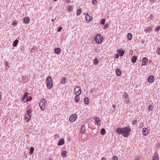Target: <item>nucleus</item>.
Masks as SVG:
<instances>
[{
	"instance_id": "f257e3e1",
	"label": "nucleus",
	"mask_w": 160,
	"mask_h": 160,
	"mask_svg": "<svg viewBox=\"0 0 160 160\" xmlns=\"http://www.w3.org/2000/svg\"><path fill=\"white\" fill-rule=\"evenodd\" d=\"M131 131V129L130 128L125 127L123 128H118L116 132L117 133L122 134L124 137H127L129 135Z\"/></svg>"
},
{
	"instance_id": "f03ea898",
	"label": "nucleus",
	"mask_w": 160,
	"mask_h": 160,
	"mask_svg": "<svg viewBox=\"0 0 160 160\" xmlns=\"http://www.w3.org/2000/svg\"><path fill=\"white\" fill-rule=\"evenodd\" d=\"M47 103L45 99H42L41 101L39 103V106L42 111L45 109V106Z\"/></svg>"
},
{
	"instance_id": "7ed1b4c3",
	"label": "nucleus",
	"mask_w": 160,
	"mask_h": 160,
	"mask_svg": "<svg viewBox=\"0 0 160 160\" xmlns=\"http://www.w3.org/2000/svg\"><path fill=\"white\" fill-rule=\"evenodd\" d=\"M47 86L48 88L50 89L52 87V80L50 76H48L47 78Z\"/></svg>"
},
{
	"instance_id": "20e7f679",
	"label": "nucleus",
	"mask_w": 160,
	"mask_h": 160,
	"mask_svg": "<svg viewBox=\"0 0 160 160\" xmlns=\"http://www.w3.org/2000/svg\"><path fill=\"white\" fill-rule=\"evenodd\" d=\"M103 39L102 36L100 34H99L96 35L95 38L96 42L98 44L102 42Z\"/></svg>"
},
{
	"instance_id": "39448f33",
	"label": "nucleus",
	"mask_w": 160,
	"mask_h": 160,
	"mask_svg": "<svg viewBox=\"0 0 160 160\" xmlns=\"http://www.w3.org/2000/svg\"><path fill=\"white\" fill-rule=\"evenodd\" d=\"M74 92L76 95H80L81 93V90L79 86H76L74 89Z\"/></svg>"
},
{
	"instance_id": "423d86ee",
	"label": "nucleus",
	"mask_w": 160,
	"mask_h": 160,
	"mask_svg": "<svg viewBox=\"0 0 160 160\" xmlns=\"http://www.w3.org/2000/svg\"><path fill=\"white\" fill-rule=\"evenodd\" d=\"M77 118V115L76 114H73L69 117L70 121L73 122L75 121Z\"/></svg>"
},
{
	"instance_id": "0eeeda50",
	"label": "nucleus",
	"mask_w": 160,
	"mask_h": 160,
	"mask_svg": "<svg viewBox=\"0 0 160 160\" xmlns=\"http://www.w3.org/2000/svg\"><path fill=\"white\" fill-rule=\"evenodd\" d=\"M93 18L92 17H90V16L88 14H87L85 17L86 20L87 22H89L90 21H91L92 20Z\"/></svg>"
},
{
	"instance_id": "6e6552de",
	"label": "nucleus",
	"mask_w": 160,
	"mask_h": 160,
	"mask_svg": "<svg viewBox=\"0 0 160 160\" xmlns=\"http://www.w3.org/2000/svg\"><path fill=\"white\" fill-rule=\"evenodd\" d=\"M148 59L146 58H142V66L146 65L148 64Z\"/></svg>"
},
{
	"instance_id": "1a4fd4ad",
	"label": "nucleus",
	"mask_w": 160,
	"mask_h": 160,
	"mask_svg": "<svg viewBox=\"0 0 160 160\" xmlns=\"http://www.w3.org/2000/svg\"><path fill=\"white\" fill-rule=\"evenodd\" d=\"M152 160H159V156L157 152H155L154 154L152 157Z\"/></svg>"
},
{
	"instance_id": "9d476101",
	"label": "nucleus",
	"mask_w": 160,
	"mask_h": 160,
	"mask_svg": "<svg viewBox=\"0 0 160 160\" xmlns=\"http://www.w3.org/2000/svg\"><path fill=\"white\" fill-rule=\"evenodd\" d=\"M118 53L119 54V55L122 57L123 56L124 53V51H123L122 49H120L119 50H117Z\"/></svg>"
},
{
	"instance_id": "9b49d317",
	"label": "nucleus",
	"mask_w": 160,
	"mask_h": 160,
	"mask_svg": "<svg viewBox=\"0 0 160 160\" xmlns=\"http://www.w3.org/2000/svg\"><path fill=\"white\" fill-rule=\"evenodd\" d=\"M31 118V116L30 114L29 113H27L25 117V118L26 120L28 122L30 119Z\"/></svg>"
},
{
	"instance_id": "f8f14e48",
	"label": "nucleus",
	"mask_w": 160,
	"mask_h": 160,
	"mask_svg": "<svg viewBox=\"0 0 160 160\" xmlns=\"http://www.w3.org/2000/svg\"><path fill=\"white\" fill-rule=\"evenodd\" d=\"M148 130L147 128H143L142 130V132L143 134L144 135L146 136L148 134V133L147 132Z\"/></svg>"
},
{
	"instance_id": "ddd939ff",
	"label": "nucleus",
	"mask_w": 160,
	"mask_h": 160,
	"mask_svg": "<svg viewBox=\"0 0 160 160\" xmlns=\"http://www.w3.org/2000/svg\"><path fill=\"white\" fill-rule=\"evenodd\" d=\"M148 81L150 83H152L154 82V77L150 76L149 77L148 79Z\"/></svg>"
},
{
	"instance_id": "4468645a",
	"label": "nucleus",
	"mask_w": 160,
	"mask_h": 160,
	"mask_svg": "<svg viewBox=\"0 0 160 160\" xmlns=\"http://www.w3.org/2000/svg\"><path fill=\"white\" fill-rule=\"evenodd\" d=\"M30 20L29 18L28 17H25L24 18L23 22L25 23H28L30 22Z\"/></svg>"
},
{
	"instance_id": "2eb2a0df",
	"label": "nucleus",
	"mask_w": 160,
	"mask_h": 160,
	"mask_svg": "<svg viewBox=\"0 0 160 160\" xmlns=\"http://www.w3.org/2000/svg\"><path fill=\"white\" fill-rule=\"evenodd\" d=\"M61 52V49L60 48H57L54 49V52L56 54H59Z\"/></svg>"
},
{
	"instance_id": "dca6fc26",
	"label": "nucleus",
	"mask_w": 160,
	"mask_h": 160,
	"mask_svg": "<svg viewBox=\"0 0 160 160\" xmlns=\"http://www.w3.org/2000/svg\"><path fill=\"white\" fill-rule=\"evenodd\" d=\"M64 143V140L63 139H62L61 140H60L58 143V146L62 145H63Z\"/></svg>"
},
{
	"instance_id": "f3484780",
	"label": "nucleus",
	"mask_w": 160,
	"mask_h": 160,
	"mask_svg": "<svg viewBox=\"0 0 160 160\" xmlns=\"http://www.w3.org/2000/svg\"><path fill=\"white\" fill-rule=\"evenodd\" d=\"M116 75L118 76H120L121 74V71L120 69H119V68H117L116 70Z\"/></svg>"
},
{
	"instance_id": "a211bd4d",
	"label": "nucleus",
	"mask_w": 160,
	"mask_h": 160,
	"mask_svg": "<svg viewBox=\"0 0 160 160\" xmlns=\"http://www.w3.org/2000/svg\"><path fill=\"white\" fill-rule=\"evenodd\" d=\"M152 30V28L150 26L146 28L144 30L145 32H149Z\"/></svg>"
},
{
	"instance_id": "6ab92c4d",
	"label": "nucleus",
	"mask_w": 160,
	"mask_h": 160,
	"mask_svg": "<svg viewBox=\"0 0 160 160\" xmlns=\"http://www.w3.org/2000/svg\"><path fill=\"white\" fill-rule=\"evenodd\" d=\"M94 119L95 121V123L96 124H99V122H100V120L99 118L96 117L94 118Z\"/></svg>"
},
{
	"instance_id": "aec40b11",
	"label": "nucleus",
	"mask_w": 160,
	"mask_h": 160,
	"mask_svg": "<svg viewBox=\"0 0 160 160\" xmlns=\"http://www.w3.org/2000/svg\"><path fill=\"white\" fill-rule=\"evenodd\" d=\"M137 59V57L136 56H133L131 59V61L133 63H135L136 62Z\"/></svg>"
},
{
	"instance_id": "412c9836",
	"label": "nucleus",
	"mask_w": 160,
	"mask_h": 160,
	"mask_svg": "<svg viewBox=\"0 0 160 160\" xmlns=\"http://www.w3.org/2000/svg\"><path fill=\"white\" fill-rule=\"evenodd\" d=\"M67 152L66 151H62L61 153L62 156L63 158L66 157L67 156Z\"/></svg>"
},
{
	"instance_id": "4be33fe9",
	"label": "nucleus",
	"mask_w": 160,
	"mask_h": 160,
	"mask_svg": "<svg viewBox=\"0 0 160 160\" xmlns=\"http://www.w3.org/2000/svg\"><path fill=\"white\" fill-rule=\"evenodd\" d=\"M18 40L17 39H16L13 42L12 45L14 47H16L17 46L18 43Z\"/></svg>"
},
{
	"instance_id": "5701e85b",
	"label": "nucleus",
	"mask_w": 160,
	"mask_h": 160,
	"mask_svg": "<svg viewBox=\"0 0 160 160\" xmlns=\"http://www.w3.org/2000/svg\"><path fill=\"white\" fill-rule=\"evenodd\" d=\"M88 100L89 99L88 98H86L84 99V102L86 104L88 105L89 103Z\"/></svg>"
},
{
	"instance_id": "b1692460",
	"label": "nucleus",
	"mask_w": 160,
	"mask_h": 160,
	"mask_svg": "<svg viewBox=\"0 0 160 160\" xmlns=\"http://www.w3.org/2000/svg\"><path fill=\"white\" fill-rule=\"evenodd\" d=\"M28 93L27 92H26L24 94V96H23L22 101L24 100L26 98H27L28 97Z\"/></svg>"
},
{
	"instance_id": "393cba45",
	"label": "nucleus",
	"mask_w": 160,
	"mask_h": 160,
	"mask_svg": "<svg viewBox=\"0 0 160 160\" xmlns=\"http://www.w3.org/2000/svg\"><path fill=\"white\" fill-rule=\"evenodd\" d=\"M85 126L83 125V126L81 128V132L82 134L84 133V131H85Z\"/></svg>"
},
{
	"instance_id": "a878e982",
	"label": "nucleus",
	"mask_w": 160,
	"mask_h": 160,
	"mask_svg": "<svg viewBox=\"0 0 160 160\" xmlns=\"http://www.w3.org/2000/svg\"><path fill=\"white\" fill-rule=\"evenodd\" d=\"M128 38L129 40H130L132 38V34L130 33H128Z\"/></svg>"
},
{
	"instance_id": "bb28decb",
	"label": "nucleus",
	"mask_w": 160,
	"mask_h": 160,
	"mask_svg": "<svg viewBox=\"0 0 160 160\" xmlns=\"http://www.w3.org/2000/svg\"><path fill=\"white\" fill-rule=\"evenodd\" d=\"M106 132V131L104 128H102L101 130V134L102 135H104L105 134Z\"/></svg>"
},
{
	"instance_id": "cd10ccee",
	"label": "nucleus",
	"mask_w": 160,
	"mask_h": 160,
	"mask_svg": "<svg viewBox=\"0 0 160 160\" xmlns=\"http://www.w3.org/2000/svg\"><path fill=\"white\" fill-rule=\"evenodd\" d=\"M79 95H76V96L75 97V100L76 102H78L80 99Z\"/></svg>"
},
{
	"instance_id": "c85d7f7f",
	"label": "nucleus",
	"mask_w": 160,
	"mask_h": 160,
	"mask_svg": "<svg viewBox=\"0 0 160 160\" xmlns=\"http://www.w3.org/2000/svg\"><path fill=\"white\" fill-rule=\"evenodd\" d=\"M61 82L63 84L65 83L66 82L65 78L64 77H62L61 79Z\"/></svg>"
},
{
	"instance_id": "c756f323",
	"label": "nucleus",
	"mask_w": 160,
	"mask_h": 160,
	"mask_svg": "<svg viewBox=\"0 0 160 160\" xmlns=\"http://www.w3.org/2000/svg\"><path fill=\"white\" fill-rule=\"evenodd\" d=\"M82 10L81 9L78 10L77 12V15H79L81 13Z\"/></svg>"
},
{
	"instance_id": "7c9ffc66",
	"label": "nucleus",
	"mask_w": 160,
	"mask_h": 160,
	"mask_svg": "<svg viewBox=\"0 0 160 160\" xmlns=\"http://www.w3.org/2000/svg\"><path fill=\"white\" fill-rule=\"evenodd\" d=\"M125 102L126 104H128L129 102V98H127L124 99Z\"/></svg>"
},
{
	"instance_id": "2f4dec72",
	"label": "nucleus",
	"mask_w": 160,
	"mask_h": 160,
	"mask_svg": "<svg viewBox=\"0 0 160 160\" xmlns=\"http://www.w3.org/2000/svg\"><path fill=\"white\" fill-rule=\"evenodd\" d=\"M98 0H92V3L93 4L96 5L98 3Z\"/></svg>"
},
{
	"instance_id": "473e14b6",
	"label": "nucleus",
	"mask_w": 160,
	"mask_h": 160,
	"mask_svg": "<svg viewBox=\"0 0 160 160\" xmlns=\"http://www.w3.org/2000/svg\"><path fill=\"white\" fill-rule=\"evenodd\" d=\"M93 63L95 65H97L98 63V61L97 58H95L93 61Z\"/></svg>"
},
{
	"instance_id": "72a5a7b5",
	"label": "nucleus",
	"mask_w": 160,
	"mask_h": 160,
	"mask_svg": "<svg viewBox=\"0 0 160 160\" xmlns=\"http://www.w3.org/2000/svg\"><path fill=\"white\" fill-rule=\"evenodd\" d=\"M106 20L104 18L102 19L101 21V23L102 24V25H103L105 24V22Z\"/></svg>"
},
{
	"instance_id": "f704fd0d",
	"label": "nucleus",
	"mask_w": 160,
	"mask_h": 160,
	"mask_svg": "<svg viewBox=\"0 0 160 160\" xmlns=\"http://www.w3.org/2000/svg\"><path fill=\"white\" fill-rule=\"evenodd\" d=\"M123 97H124V99L125 98H126L128 97L127 94L126 92H124L123 94Z\"/></svg>"
},
{
	"instance_id": "c9c22d12",
	"label": "nucleus",
	"mask_w": 160,
	"mask_h": 160,
	"mask_svg": "<svg viewBox=\"0 0 160 160\" xmlns=\"http://www.w3.org/2000/svg\"><path fill=\"white\" fill-rule=\"evenodd\" d=\"M157 52L158 54L160 55V48H158L157 49Z\"/></svg>"
},
{
	"instance_id": "e433bc0d",
	"label": "nucleus",
	"mask_w": 160,
	"mask_h": 160,
	"mask_svg": "<svg viewBox=\"0 0 160 160\" xmlns=\"http://www.w3.org/2000/svg\"><path fill=\"white\" fill-rule=\"evenodd\" d=\"M20 50L22 52H23L25 50L24 47L23 46H22Z\"/></svg>"
},
{
	"instance_id": "4c0bfd02",
	"label": "nucleus",
	"mask_w": 160,
	"mask_h": 160,
	"mask_svg": "<svg viewBox=\"0 0 160 160\" xmlns=\"http://www.w3.org/2000/svg\"><path fill=\"white\" fill-rule=\"evenodd\" d=\"M153 108V106L152 105H150L149 106L148 110L150 111L152 110Z\"/></svg>"
},
{
	"instance_id": "58836bf2",
	"label": "nucleus",
	"mask_w": 160,
	"mask_h": 160,
	"mask_svg": "<svg viewBox=\"0 0 160 160\" xmlns=\"http://www.w3.org/2000/svg\"><path fill=\"white\" fill-rule=\"evenodd\" d=\"M160 29V26H158L157 27H156L154 29V30L155 31H158Z\"/></svg>"
},
{
	"instance_id": "ea45409f",
	"label": "nucleus",
	"mask_w": 160,
	"mask_h": 160,
	"mask_svg": "<svg viewBox=\"0 0 160 160\" xmlns=\"http://www.w3.org/2000/svg\"><path fill=\"white\" fill-rule=\"evenodd\" d=\"M112 160H118V158L117 156L113 157L112 158Z\"/></svg>"
},
{
	"instance_id": "a19ab883",
	"label": "nucleus",
	"mask_w": 160,
	"mask_h": 160,
	"mask_svg": "<svg viewBox=\"0 0 160 160\" xmlns=\"http://www.w3.org/2000/svg\"><path fill=\"white\" fill-rule=\"evenodd\" d=\"M32 97H28L26 101L28 102V101H30L32 100Z\"/></svg>"
},
{
	"instance_id": "79ce46f5",
	"label": "nucleus",
	"mask_w": 160,
	"mask_h": 160,
	"mask_svg": "<svg viewBox=\"0 0 160 160\" xmlns=\"http://www.w3.org/2000/svg\"><path fill=\"white\" fill-rule=\"evenodd\" d=\"M137 120H133V121L132 124L133 125H135L137 123Z\"/></svg>"
},
{
	"instance_id": "37998d69",
	"label": "nucleus",
	"mask_w": 160,
	"mask_h": 160,
	"mask_svg": "<svg viewBox=\"0 0 160 160\" xmlns=\"http://www.w3.org/2000/svg\"><path fill=\"white\" fill-rule=\"evenodd\" d=\"M62 28L61 27H59L58 29V32H60L61 31V30H62Z\"/></svg>"
},
{
	"instance_id": "c03bdc74",
	"label": "nucleus",
	"mask_w": 160,
	"mask_h": 160,
	"mask_svg": "<svg viewBox=\"0 0 160 160\" xmlns=\"http://www.w3.org/2000/svg\"><path fill=\"white\" fill-rule=\"evenodd\" d=\"M27 113H30L32 112V110L31 109H29L27 111Z\"/></svg>"
},
{
	"instance_id": "a18cd8bd",
	"label": "nucleus",
	"mask_w": 160,
	"mask_h": 160,
	"mask_svg": "<svg viewBox=\"0 0 160 160\" xmlns=\"http://www.w3.org/2000/svg\"><path fill=\"white\" fill-rule=\"evenodd\" d=\"M149 18L151 20H152L153 18V16H152V14L150 15V16L149 17Z\"/></svg>"
},
{
	"instance_id": "49530a36",
	"label": "nucleus",
	"mask_w": 160,
	"mask_h": 160,
	"mask_svg": "<svg viewBox=\"0 0 160 160\" xmlns=\"http://www.w3.org/2000/svg\"><path fill=\"white\" fill-rule=\"evenodd\" d=\"M12 25L14 26H16L17 25V23L16 22V21H14L13 22V23H12Z\"/></svg>"
},
{
	"instance_id": "de8ad7c7",
	"label": "nucleus",
	"mask_w": 160,
	"mask_h": 160,
	"mask_svg": "<svg viewBox=\"0 0 160 160\" xmlns=\"http://www.w3.org/2000/svg\"><path fill=\"white\" fill-rule=\"evenodd\" d=\"M59 136V135L58 134H56L54 136V137L56 139H57Z\"/></svg>"
},
{
	"instance_id": "09e8293b",
	"label": "nucleus",
	"mask_w": 160,
	"mask_h": 160,
	"mask_svg": "<svg viewBox=\"0 0 160 160\" xmlns=\"http://www.w3.org/2000/svg\"><path fill=\"white\" fill-rule=\"evenodd\" d=\"M34 151H30V155H32Z\"/></svg>"
},
{
	"instance_id": "8fccbe9b",
	"label": "nucleus",
	"mask_w": 160,
	"mask_h": 160,
	"mask_svg": "<svg viewBox=\"0 0 160 160\" xmlns=\"http://www.w3.org/2000/svg\"><path fill=\"white\" fill-rule=\"evenodd\" d=\"M112 107H113V108H114V110H115V108H116V105H114V104H112Z\"/></svg>"
},
{
	"instance_id": "3c124183",
	"label": "nucleus",
	"mask_w": 160,
	"mask_h": 160,
	"mask_svg": "<svg viewBox=\"0 0 160 160\" xmlns=\"http://www.w3.org/2000/svg\"><path fill=\"white\" fill-rule=\"evenodd\" d=\"M149 1L151 3H153L155 2L154 0H149Z\"/></svg>"
},
{
	"instance_id": "603ef678",
	"label": "nucleus",
	"mask_w": 160,
	"mask_h": 160,
	"mask_svg": "<svg viewBox=\"0 0 160 160\" xmlns=\"http://www.w3.org/2000/svg\"><path fill=\"white\" fill-rule=\"evenodd\" d=\"M107 160V159L106 158H104V157H103L101 159V160Z\"/></svg>"
},
{
	"instance_id": "864d4df0",
	"label": "nucleus",
	"mask_w": 160,
	"mask_h": 160,
	"mask_svg": "<svg viewBox=\"0 0 160 160\" xmlns=\"http://www.w3.org/2000/svg\"><path fill=\"white\" fill-rule=\"evenodd\" d=\"M107 26H108V25H106L104 27V28L103 29H106L107 27Z\"/></svg>"
},
{
	"instance_id": "5fc2aeb1",
	"label": "nucleus",
	"mask_w": 160,
	"mask_h": 160,
	"mask_svg": "<svg viewBox=\"0 0 160 160\" xmlns=\"http://www.w3.org/2000/svg\"><path fill=\"white\" fill-rule=\"evenodd\" d=\"M116 58H118L119 57V55L118 54H116Z\"/></svg>"
},
{
	"instance_id": "6e6d98bb",
	"label": "nucleus",
	"mask_w": 160,
	"mask_h": 160,
	"mask_svg": "<svg viewBox=\"0 0 160 160\" xmlns=\"http://www.w3.org/2000/svg\"><path fill=\"white\" fill-rule=\"evenodd\" d=\"M34 148L33 147H31L30 150H34Z\"/></svg>"
},
{
	"instance_id": "4d7b16f0",
	"label": "nucleus",
	"mask_w": 160,
	"mask_h": 160,
	"mask_svg": "<svg viewBox=\"0 0 160 160\" xmlns=\"http://www.w3.org/2000/svg\"><path fill=\"white\" fill-rule=\"evenodd\" d=\"M55 19H56V18H55L54 19H53L52 18V19H51V21H52V22H54V21L55 20Z\"/></svg>"
},
{
	"instance_id": "13d9d810",
	"label": "nucleus",
	"mask_w": 160,
	"mask_h": 160,
	"mask_svg": "<svg viewBox=\"0 0 160 160\" xmlns=\"http://www.w3.org/2000/svg\"><path fill=\"white\" fill-rule=\"evenodd\" d=\"M139 158H136V159H135V160H139Z\"/></svg>"
},
{
	"instance_id": "bf43d9fd",
	"label": "nucleus",
	"mask_w": 160,
	"mask_h": 160,
	"mask_svg": "<svg viewBox=\"0 0 160 160\" xmlns=\"http://www.w3.org/2000/svg\"><path fill=\"white\" fill-rule=\"evenodd\" d=\"M54 1H57L58 0H53Z\"/></svg>"
}]
</instances>
